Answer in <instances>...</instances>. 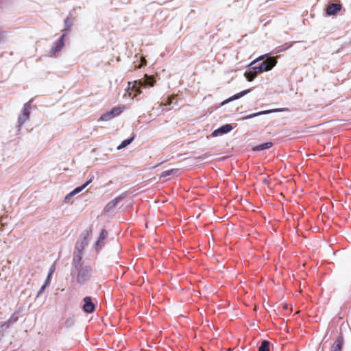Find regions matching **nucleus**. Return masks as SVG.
Masks as SVG:
<instances>
[{
  "label": "nucleus",
  "instance_id": "1",
  "mask_svg": "<svg viewBox=\"0 0 351 351\" xmlns=\"http://www.w3.org/2000/svg\"><path fill=\"white\" fill-rule=\"evenodd\" d=\"M77 269L78 270L77 281L80 284H84L89 278L92 271V267L86 265Z\"/></svg>",
  "mask_w": 351,
  "mask_h": 351
},
{
  "label": "nucleus",
  "instance_id": "2",
  "mask_svg": "<svg viewBox=\"0 0 351 351\" xmlns=\"http://www.w3.org/2000/svg\"><path fill=\"white\" fill-rule=\"evenodd\" d=\"M125 106H116L112 108L110 111H108L106 113L103 114L100 117V120L103 121H109L120 115L123 112Z\"/></svg>",
  "mask_w": 351,
  "mask_h": 351
},
{
  "label": "nucleus",
  "instance_id": "3",
  "mask_svg": "<svg viewBox=\"0 0 351 351\" xmlns=\"http://www.w3.org/2000/svg\"><path fill=\"white\" fill-rule=\"evenodd\" d=\"M277 64V60L275 57H269L259 65L264 71H269L273 69Z\"/></svg>",
  "mask_w": 351,
  "mask_h": 351
},
{
  "label": "nucleus",
  "instance_id": "4",
  "mask_svg": "<svg viewBox=\"0 0 351 351\" xmlns=\"http://www.w3.org/2000/svg\"><path fill=\"white\" fill-rule=\"evenodd\" d=\"M66 36V33H64L60 38L54 43V46L51 48L50 53L51 56H55L57 52L62 50L64 45V38Z\"/></svg>",
  "mask_w": 351,
  "mask_h": 351
},
{
  "label": "nucleus",
  "instance_id": "5",
  "mask_svg": "<svg viewBox=\"0 0 351 351\" xmlns=\"http://www.w3.org/2000/svg\"><path fill=\"white\" fill-rule=\"evenodd\" d=\"M29 106L27 104H25L22 114L18 118V124L19 127H21L23 123L29 119V110L28 108Z\"/></svg>",
  "mask_w": 351,
  "mask_h": 351
},
{
  "label": "nucleus",
  "instance_id": "6",
  "mask_svg": "<svg viewBox=\"0 0 351 351\" xmlns=\"http://www.w3.org/2000/svg\"><path fill=\"white\" fill-rule=\"evenodd\" d=\"M83 301V310L87 313H93L95 311V304L92 302V298L86 296L84 298Z\"/></svg>",
  "mask_w": 351,
  "mask_h": 351
},
{
  "label": "nucleus",
  "instance_id": "7",
  "mask_svg": "<svg viewBox=\"0 0 351 351\" xmlns=\"http://www.w3.org/2000/svg\"><path fill=\"white\" fill-rule=\"evenodd\" d=\"M341 8L342 6L339 3H330L327 6L326 12L329 16L336 15L341 10Z\"/></svg>",
  "mask_w": 351,
  "mask_h": 351
},
{
  "label": "nucleus",
  "instance_id": "8",
  "mask_svg": "<svg viewBox=\"0 0 351 351\" xmlns=\"http://www.w3.org/2000/svg\"><path fill=\"white\" fill-rule=\"evenodd\" d=\"M232 127L230 124H226L221 128L214 130L212 133L213 136H217L219 135L224 134L232 130Z\"/></svg>",
  "mask_w": 351,
  "mask_h": 351
},
{
  "label": "nucleus",
  "instance_id": "9",
  "mask_svg": "<svg viewBox=\"0 0 351 351\" xmlns=\"http://www.w3.org/2000/svg\"><path fill=\"white\" fill-rule=\"evenodd\" d=\"M251 91L250 89H246L245 90H243L237 94H235L234 95L225 99L222 103H221V106L223 105H225L233 100H235V99H238L241 97H242L243 96L247 95V93H249Z\"/></svg>",
  "mask_w": 351,
  "mask_h": 351
},
{
  "label": "nucleus",
  "instance_id": "10",
  "mask_svg": "<svg viewBox=\"0 0 351 351\" xmlns=\"http://www.w3.org/2000/svg\"><path fill=\"white\" fill-rule=\"evenodd\" d=\"M343 337L339 336L331 347V351H341L343 345Z\"/></svg>",
  "mask_w": 351,
  "mask_h": 351
},
{
  "label": "nucleus",
  "instance_id": "11",
  "mask_svg": "<svg viewBox=\"0 0 351 351\" xmlns=\"http://www.w3.org/2000/svg\"><path fill=\"white\" fill-rule=\"evenodd\" d=\"M64 31L66 32V34L71 30V27L73 25V19L71 16V14H69L65 19H64Z\"/></svg>",
  "mask_w": 351,
  "mask_h": 351
},
{
  "label": "nucleus",
  "instance_id": "12",
  "mask_svg": "<svg viewBox=\"0 0 351 351\" xmlns=\"http://www.w3.org/2000/svg\"><path fill=\"white\" fill-rule=\"evenodd\" d=\"M92 182V179H90L89 180H88L86 183H84L83 185H82L81 186H79V187H77L75 188L73 191H71L66 197V198H67L68 197H71V196H73L80 192H81L84 189H85L90 182Z\"/></svg>",
  "mask_w": 351,
  "mask_h": 351
},
{
  "label": "nucleus",
  "instance_id": "13",
  "mask_svg": "<svg viewBox=\"0 0 351 351\" xmlns=\"http://www.w3.org/2000/svg\"><path fill=\"white\" fill-rule=\"evenodd\" d=\"M282 111H288V109H274V110H269V111H266V112L261 111V112H256V113H254V114L247 115L244 119H251V118L256 117L258 115L263 114H265V113H267V112H282Z\"/></svg>",
  "mask_w": 351,
  "mask_h": 351
},
{
  "label": "nucleus",
  "instance_id": "14",
  "mask_svg": "<svg viewBox=\"0 0 351 351\" xmlns=\"http://www.w3.org/2000/svg\"><path fill=\"white\" fill-rule=\"evenodd\" d=\"M146 80L143 82L139 81L138 82V84H139L141 86H145L147 84H149L150 86H154L155 80L154 77H148L147 75H145ZM135 84H137V82H135Z\"/></svg>",
  "mask_w": 351,
  "mask_h": 351
},
{
  "label": "nucleus",
  "instance_id": "15",
  "mask_svg": "<svg viewBox=\"0 0 351 351\" xmlns=\"http://www.w3.org/2000/svg\"><path fill=\"white\" fill-rule=\"evenodd\" d=\"M82 255L78 254L73 257V265L75 269H79L82 266Z\"/></svg>",
  "mask_w": 351,
  "mask_h": 351
},
{
  "label": "nucleus",
  "instance_id": "16",
  "mask_svg": "<svg viewBox=\"0 0 351 351\" xmlns=\"http://www.w3.org/2000/svg\"><path fill=\"white\" fill-rule=\"evenodd\" d=\"M273 145V143H271V142H267V143H263V144H261L258 146H256L253 148V150L254 151H261V150H264V149H269L270 147H271Z\"/></svg>",
  "mask_w": 351,
  "mask_h": 351
},
{
  "label": "nucleus",
  "instance_id": "17",
  "mask_svg": "<svg viewBox=\"0 0 351 351\" xmlns=\"http://www.w3.org/2000/svg\"><path fill=\"white\" fill-rule=\"evenodd\" d=\"M118 202V198H115L112 199V201L109 202L107 205L106 206L104 210L106 212H109L111 209L114 208Z\"/></svg>",
  "mask_w": 351,
  "mask_h": 351
},
{
  "label": "nucleus",
  "instance_id": "18",
  "mask_svg": "<svg viewBox=\"0 0 351 351\" xmlns=\"http://www.w3.org/2000/svg\"><path fill=\"white\" fill-rule=\"evenodd\" d=\"M258 351H269V342L266 340L262 341L258 348Z\"/></svg>",
  "mask_w": 351,
  "mask_h": 351
},
{
  "label": "nucleus",
  "instance_id": "19",
  "mask_svg": "<svg viewBox=\"0 0 351 351\" xmlns=\"http://www.w3.org/2000/svg\"><path fill=\"white\" fill-rule=\"evenodd\" d=\"M134 140V137H132L130 139H126V140H124L123 141H122V143L117 147V149H123L124 147H125L126 146H128V145H130L132 141Z\"/></svg>",
  "mask_w": 351,
  "mask_h": 351
},
{
  "label": "nucleus",
  "instance_id": "20",
  "mask_svg": "<svg viewBox=\"0 0 351 351\" xmlns=\"http://www.w3.org/2000/svg\"><path fill=\"white\" fill-rule=\"evenodd\" d=\"M250 70L254 73L256 74V75H257L258 73H261L263 72V69H262V67L260 66V65L258 66H250Z\"/></svg>",
  "mask_w": 351,
  "mask_h": 351
},
{
  "label": "nucleus",
  "instance_id": "21",
  "mask_svg": "<svg viewBox=\"0 0 351 351\" xmlns=\"http://www.w3.org/2000/svg\"><path fill=\"white\" fill-rule=\"evenodd\" d=\"M138 85L139 86H136V84H134L132 87H128V90L131 89L132 91L135 92V94L133 96V97L136 96L138 94H140L141 93V88H140V86L141 85L139 84H138Z\"/></svg>",
  "mask_w": 351,
  "mask_h": 351
},
{
  "label": "nucleus",
  "instance_id": "22",
  "mask_svg": "<svg viewBox=\"0 0 351 351\" xmlns=\"http://www.w3.org/2000/svg\"><path fill=\"white\" fill-rule=\"evenodd\" d=\"M107 234H108L107 232L104 229H103L100 232L99 239L97 241L96 245H98L101 241L104 240L106 239V237H107Z\"/></svg>",
  "mask_w": 351,
  "mask_h": 351
},
{
  "label": "nucleus",
  "instance_id": "23",
  "mask_svg": "<svg viewBox=\"0 0 351 351\" xmlns=\"http://www.w3.org/2000/svg\"><path fill=\"white\" fill-rule=\"evenodd\" d=\"M245 76L249 82H252L256 77V74H254L251 70L250 72L245 73Z\"/></svg>",
  "mask_w": 351,
  "mask_h": 351
},
{
  "label": "nucleus",
  "instance_id": "24",
  "mask_svg": "<svg viewBox=\"0 0 351 351\" xmlns=\"http://www.w3.org/2000/svg\"><path fill=\"white\" fill-rule=\"evenodd\" d=\"M54 270H55V267H54V265H53L51 268H50V270H49V272L48 274V276H47V278L45 282V285H48L50 282V278H51V276H52V274H53L54 272Z\"/></svg>",
  "mask_w": 351,
  "mask_h": 351
},
{
  "label": "nucleus",
  "instance_id": "25",
  "mask_svg": "<svg viewBox=\"0 0 351 351\" xmlns=\"http://www.w3.org/2000/svg\"><path fill=\"white\" fill-rule=\"evenodd\" d=\"M18 319V317L17 316H15V314H13L11 317L8 320V322H6L5 323L7 324V323H10V322H16V320Z\"/></svg>",
  "mask_w": 351,
  "mask_h": 351
},
{
  "label": "nucleus",
  "instance_id": "26",
  "mask_svg": "<svg viewBox=\"0 0 351 351\" xmlns=\"http://www.w3.org/2000/svg\"><path fill=\"white\" fill-rule=\"evenodd\" d=\"M265 56H266V55L259 56L256 60H254L252 62H251L250 66L254 65L256 62L263 60Z\"/></svg>",
  "mask_w": 351,
  "mask_h": 351
},
{
  "label": "nucleus",
  "instance_id": "27",
  "mask_svg": "<svg viewBox=\"0 0 351 351\" xmlns=\"http://www.w3.org/2000/svg\"><path fill=\"white\" fill-rule=\"evenodd\" d=\"M172 171H173V170H168V171H163L161 174V177H165V176H169L171 174V173Z\"/></svg>",
  "mask_w": 351,
  "mask_h": 351
},
{
  "label": "nucleus",
  "instance_id": "28",
  "mask_svg": "<svg viewBox=\"0 0 351 351\" xmlns=\"http://www.w3.org/2000/svg\"><path fill=\"white\" fill-rule=\"evenodd\" d=\"M47 285H45V284H44V285L41 287L40 289L39 290V291H38V295H40V294H41V293L45 291V288H46V287H47Z\"/></svg>",
  "mask_w": 351,
  "mask_h": 351
},
{
  "label": "nucleus",
  "instance_id": "29",
  "mask_svg": "<svg viewBox=\"0 0 351 351\" xmlns=\"http://www.w3.org/2000/svg\"><path fill=\"white\" fill-rule=\"evenodd\" d=\"M141 64L138 66V68H140L141 66L145 65L146 64V60L144 57H141Z\"/></svg>",
  "mask_w": 351,
  "mask_h": 351
},
{
  "label": "nucleus",
  "instance_id": "30",
  "mask_svg": "<svg viewBox=\"0 0 351 351\" xmlns=\"http://www.w3.org/2000/svg\"><path fill=\"white\" fill-rule=\"evenodd\" d=\"M171 104V98H167V103L165 104V105H170Z\"/></svg>",
  "mask_w": 351,
  "mask_h": 351
},
{
  "label": "nucleus",
  "instance_id": "31",
  "mask_svg": "<svg viewBox=\"0 0 351 351\" xmlns=\"http://www.w3.org/2000/svg\"><path fill=\"white\" fill-rule=\"evenodd\" d=\"M3 226V223H0V229Z\"/></svg>",
  "mask_w": 351,
  "mask_h": 351
}]
</instances>
